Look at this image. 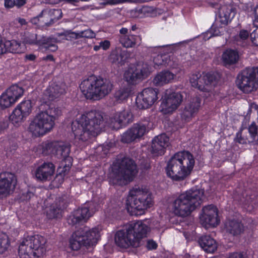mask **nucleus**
<instances>
[{"label":"nucleus","mask_w":258,"mask_h":258,"mask_svg":"<svg viewBox=\"0 0 258 258\" xmlns=\"http://www.w3.org/2000/svg\"><path fill=\"white\" fill-rule=\"evenodd\" d=\"M63 111L62 108L60 107H56L53 104H51L49 106L48 109L46 110L45 111H42L41 113H58L59 112Z\"/></svg>","instance_id":"nucleus-58"},{"label":"nucleus","mask_w":258,"mask_h":258,"mask_svg":"<svg viewBox=\"0 0 258 258\" xmlns=\"http://www.w3.org/2000/svg\"><path fill=\"white\" fill-rule=\"evenodd\" d=\"M120 43L126 48L134 47L141 43V37L139 35H122L119 38Z\"/></svg>","instance_id":"nucleus-30"},{"label":"nucleus","mask_w":258,"mask_h":258,"mask_svg":"<svg viewBox=\"0 0 258 258\" xmlns=\"http://www.w3.org/2000/svg\"><path fill=\"white\" fill-rule=\"evenodd\" d=\"M55 120L49 114H37L30 123L29 131L35 137L43 136L53 128Z\"/></svg>","instance_id":"nucleus-8"},{"label":"nucleus","mask_w":258,"mask_h":258,"mask_svg":"<svg viewBox=\"0 0 258 258\" xmlns=\"http://www.w3.org/2000/svg\"><path fill=\"white\" fill-rule=\"evenodd\" d=\"M203 213L200 216L202 224L205 226L215 227L219 224L218 209L213 205L204 207L202 209Z\"/></svg>","instance_id":"nucleus-15"},{"label":"nucleus","mask_w":258,"mask_h":258,"mask_svg":"<svg viewBox=\"0 0 258 258\" xmlns=\"http://www.w3.org/2000/svg\"><path fill=\"white\" fill-rule=\"evenodd\" d=\"M69 202V200L68 196L67 195H63L56 199L54 204L63 210L67 207Z\"/></svg>","instance_id":"nucleus-52"},{"label":"nucleus","mask_w":258,"mask_h":258,"mask_svg":"<svg viewBox=\"0 0 258 258\" xmlns=\"http://www.w3.org/2000/svg\"><path fill=\"white\" fill-rule=\"evenodd\" d=\"M253 14L254 15V19L253 21V24L255 27H258V4L254 8Z\"/></svg>","instance_id":"nucleus-60"},{"label":"nucleus","mask_w":258,"mask_h":258,"mask_svg":"<svg viewBox=\"0 0 258 258\" xmlns=\"http://www.w3.org/2000/svg\"><path fill=\"white\" fill-rule=\"evenodd\" d=\"M157 98L156 89L152 88H145L137 96L136 105L140 109H146L152 106Z\"/></svg>","instance_id":"nucleus-13"},{"label":"nucleus","mask_w":258,"mask_h":258,"mask_svg":"<svg viewBox=\"0 0 258 258\" xmlns=\"http://www.w3.org/2000/svg\"><path fill=\"white\" fill-rule=\"evenodd\" d=\"M150 73V68L147 63L138 64L137 67H132L125 72V80L130 84H136L146 78Z\"/></svg>","instance_id":"nucleus-10"},{"label":"nucleus","mask_w":258,"mask_h":258,"mask_svg":"<svg viewBox=\"0 0 258 258\" xmlns=\"http://www.w3.org/2000/svg\"><path fill=\"white\" fill-rule=\"evenodd\" d=\"M31 107L30 101H24L18 105L12 113H15L17 110H19L20 113H29L31 111Z\"/></svg>","instance_id":"nucleus-48"},{"label":"nucleus","mask_w":258,"mask_h":258,"mask_svg":"<svg viewBox=\"0 0 258 258\" xmlns=\"http://www.w3.org/2000/svg\"><path fill=\"white\" fill-rule=\"evenodd\" d=\"M10 241L8 235L3 232H0V254L4 253L9 248Z\"/></svg>","instance_id":"nucleus-44"},{"label":"nucleus","mask_w":258,"mask_h":258,"mask_svg":"<svg viewBox=\"0 0 258 258\" xmlns=\"http://www.w3.org/2000/svg\"><path fill=\"white\" fill-rule=\"evenodd\" d=\"M177 153L174 154L171 159L169 160L166 167V174L168 177L174 181L177 180V174L176 169L177 167Z\"/></svg>","instance_id":"nucleus-33"},{"label":"nucleus","mask_w":258,"mask_h":258,"mask_svg":"<svg viewBox=\"0 0 258 258\" xmlns=\"http://www.w3.org/2000/svg\"><path fill=\"white\" fill-rule=\"evenodd\" d=\"M204 191L191 189L178 196V215L186 217L189 216L202 203Z\"/></svg>","instance_id":"nucleus-7"},{"label":"nucleus","mask_w":258,"mask_h":258,"mask_svg":"<svg viewBox=\"0 0 258 258\" xmlns=\"http://www.w3.org/2000/svg\"><path fill=\"white\" fill-rule=\"evenodd\" d=\"M23 51L21 44L18 41L12 40H7L4 42L0 39V54L10 52L13 53H19Z\"/></svg>","instance_id":"nucleus-25"},{"label":"nucleus","mask_w":258,"mask_h":258,"mask_svg":"<svg viewBox=\"0 0 258 258\" xmlns=\"http://www.w3.org/2000/svg\"><path fill=\"white\" fill-rule=\"evenodd\" d=\"M248 130L250 139L252 140L253 143H256V142L258 141V127L256 125L255 122H252L249 125Z\"/></svg>","instance_id":"nucleus-49"},{"label":"nucleus","mask_w":258,"mask_h":258,"mask_svg":"<svg viewBox=\"0 0 258 258\" xmlns=\"http://www.w3.org/2000/svg\"><path fill=\"white\" fill-rule=\"evenodd\" d=\"M235 9L231 6H223L219 10V19L222 25H226L234 17Z\"/></svg>","instance_id":"nucleus-27"},{"label":"nucleus","mask_w":258,"mask_h":258,"mask_svg":"<svg viewBox=\"0 0 258 258\" xmlns=\"http://www.w3.org/2000/svg\"><path fill=\"white\" fill-rule=\"evenodd\" d=\"M144 123H137L125 133L121 137V142L124 143H131L136 139L142 138L153 126V117H145L142 119Z\"/></svg>","instance_id":"nucleus-9"},{"label":"nucleus","mask_w":258,"mask_h":258,"mask_svg":"<svg viewBox=\"0 0 258 258\" xmlns=\"http://www.w3.org/2000/svg\"><path fill=\"white\" fill-rule=\"evenodd\" d=\"M70 153V151L68 153V156L66 157L63 155H58L57 156V158L62 159L61 165L63 167V169L61 172H63L64 174L70 170V168L72 165L73 159L69 156Z\"/></svg>","instance_id":"nucleus-45"},{"label":"nucleus","mask_w":258,"mask_h":258,"mask_svg":"<svg viewBox=\"0 0 258 258\" xmlns=\"http://www.w3.org/2000/svg\"><path fill=\"white\" fill-rule=\"evenodd\" d=\"M100 46L104 50H106L110 47V42L109 40H105L99 43Z\"/></svg>","instance_id":"nucleus-62"},{"label":"nucleus","mask_w":258,"mask_h":258,"mask_svg":"<svg viewBox=\"0 0 258 258\" xmlns=\"http://www.w3.org/2000/svg\"><path fill=\"white\" fill-rule=\"evenodd\" d=\"M238 59V51L232 49H226L222 55V60L225 66L235 64Z\"/></svg>","instance_id":"nucleus-31"},{"label":"nucleus","mask_w":258,"mask_h":258,"mask_svg":"<svg viewBox=\"0 0 258 258\" xmlns=\"http://www.w3.org/2000/svg\"><path fill=\"white\" fill-rule=\"evenodd\" d=\"M81 114L72 122V130L76 139L86 141L100 133V125L104 121L114 130L125 126L133 122L134 114Z\"/></svg>","instance_id":"nucleus-1"},{"label":"nucleus","mask_w":258,"mask_h":258,"mask_svg":"<svg viewBox=\"0 0 258 258\" xmlns=\"http://www.w3.org/2000/svg\"><path fill=\"white\" fill-rule=\"evenodd\" d=\"M63 210L55 204H52L47 211V216L49 219L59 218L62 216Z\"/></svg>","instance_id":"nucleus-40"},{"label":"nucleus","mask_w":258,"mask_h":258,"mask_svg":"<svg viewBox=\"0 0 258 258\" xmlns=\"http://www.w3.org/2000/svg\"><path fill=\"white\" fill-rule=\"evenodd\" d=\"M128 227L129 231H130L131 232L130 233L133 235L134 241L137 242L138 244V247L142 245V239L147 236L150 228L142 221H138L130 224Z\"/></svg>","instance_id":"nucleus-17"},{"label":"nucleus","mask_w":258,"mask_h":258,"mask_svg":"<svg viewBox=\"0 0 258 258\" xmlns=\"http://www.w3.org/2000/svg\"><path fill=\"white\" fill-rule=\"evenodd\" d=\"M34 196V194L32 191L27 190L26 192H23L22 197L25 200H29L32 197Z\"/></svg>","instance_id":"nucleus-63"},{"label":"nucleus","mask_w":258,"mask_h":258,"mask_svg":"<svg viewBox=\"0 0 258 258\" xmlns=\"http://www.w3.org/2000/svg\"><path fill=\"white\" fill-rule=\"evenodd\" d=\"M225 228L226 231L233 235L240 234L244 231V226L239 221L235 220H228L225 222Z\"/></svg>","instance_id":"nucleus-29"},{"label":"nucleus","mask_w":258,"mask_h":258,"mask_svg":"<svg viewBox=\"0 0 258 258\" xmlns=\"http://www.w3.org/2000/svg\"><path fill=\"white\" fill-rule=\"evenodd\" d=\"M15 102V100L10 98V96L6 91L0 96V106L2 109L9 107Z\"/></svg>","instance_id":"nucleus-47"},{"label":"nucleus","mask_w":258,"mask_h":258,"mask_svg":"<svg viewBox=\"0 0 258 258\" xmlns=\"http://www.w3.org/2000/svg\"><path fill=\"white\" fill-rule=\"evenodd\" d=\"M18 253L20 258H38L36 252L28 240L25 238L19 247Z\"/></svg>","instance_id":"nucleus-28"},{"label":"nucleus","mask_w":258,"mask_h":258,"mask_svg":"<svg viewBox=\"0 0 258 258\" xmlns=\"http://www.w3.org/2000/svg\"><path fill=\"white\" fill-rule=\"evenodd\" d=\"M169 57L168 55L164 54L157 55L153 58L155 66L159 67L161 65H171Z\"/></svg>","instance_id":"nucleus-46"},{"label":"nucleus","mask_w":258,"mask_h":258,"mask_svg":"<svg viewBox=\"0 0 258 258\" xmlns=\"http://www.w3.org/2000/svg\"><path fill=\"white\" fill-rule=\"evenodd\" d=\"M249 36L247 30L242 29L239 31V34L235 37V41L238 45L244 47L247 45V40Z\"/></svg>","instance_id":"nucleus-41"},{"label":"nucleus","mask_w":258,"mask_h":258,"mask_svg":"<svg viewBox=\"0 0 258 258\" xmlns=\"http://www.w3.org/2000/svg\"><path fill=\"white\" fill-rule=\"evenodd\" d=\"M28 114H11L9 118L14 124L22 122L27 117Z\"/></svg>","instance_id":"nucleus-50"},{"label":"nucleus","mask_w":258,"mask_h":258,"mask_svg":"<svg viewBox=\"0 0 258 258\" xmlns=\"http://www.w3.org/2000/svg\"><path fill=\"white\" fill-rule=\"evenodd\" d=\"M56 39L52 37L41 36L38 37L37 45L45 46L48 45L50 43L56 42Z\"/></svg>","instance_id":"nucleus-51"},{"label":"nucleus","mask_w":258,"mask_h":258,"mask_svg":"<svg viewBox=\"0 0 258 258\" xmlns=\"http://www.w3.org/2000/svg\"><path fill=\"white\" fill-rule=\"evenodd\" d=\"M210 29L213 37L220 36L222 33V26H217L216 24H213Z\"/></svg>","instance_id":"nucleus-56"},{"label":"nucleus","mask_w":258,"mask_h":258,"mask_svg":"<svg viewBox=\"0 0 258 258\" xmlns=\"http://www.w3.org/2000/svg\"><path fill=\"white\" fill-rule=\"evenodd\" d=\"M201 247L208 253H213L217 248L216 240L209 235L201 236L198 240Z\"/></svg>","instance_id":"nucleus-26"},{"label":"nucleus","mask_w":258,"mask_h":258,"mask_svg":"<svg viewBox=\"0 0 258 258\" xmlns=\"http://www.w3.org/2000/svg\"><path fill=\"white\" fill-rule=\"evenodd\" d=\"M112 87L109 80L95 76L84 80L80 85V88L86 97L93 100H99L108 95Z\"/></svg>","instance_id":"nucleus-2"},{"label":"nucleus","mask_w":258,"mask_h":258,"mask_svg":"<svg viewBox=\"0 0 258 258\" xmlns=\"http://www.w3.org/2000/svg\"><path fill=\"white\" fill-rule=\"evenodd\" d=\"M241 202L244 205H256L258 203V198L256 194L251 190H246L242 194Z\"/></svg>","instance_id":"nucleus-36"},{"label":"nucleus","mask_w":258,"mask_h":258,"mask_svg":"<svg viewBox=\"0 0 258 258\" xmlns=\"http://www.w3.org/2000/svg\"><path fill=\"white\" fill-rule=\"evenodd\" d=\"M55 166L51 162H44L39 166L35 172L37 179L46 181L50 180L54 174Z\"/></svg>","instance_id":"nucleus-20"},{"label":"nucleus","mask_w":258,"mask_h":258,"mask_svg":"<svg viewBox=\"0 0 258 258\" xmlns=\"http://www.w3.org/2000/svg\"><path fill=\"white\" fill-rule=\"evenodd\" d=\"M174 78V74L168 71L158 73L153 80V83L156 86H162L169 83Z\"/></svg>","instance_id":"nucleus-32"},{"label":"nucleus","mask_w":258,"mask_h":258,"mask_svg":"<svg viewBox=\"0 0 258 258\" xmlns=\"http://www.w3.org/2000/svg\"><path fill=\"white\" fill-rule=\"evenodd\" d=\"M178 162L181 164L180 171H178V180H180L190 174L195 162L192 155L185 151L178 152Z\"/></svg>","instance_id":"nucleus-12"},{"label":"nucleus","mask_w":258,"mask_h":258,"mask_svg":"<svg viewBox=\"0 0 258 258\" xmlns=\"http://www.w3.org/2000/svg\"><path fill=\"white\" fill-rule=\"evenodd\" d=\"M158 244L153 239H147L146 241L145 247L149 250L156 249Z\"/></svg>","instance_id":"nucleus-57"},{"label":"nucleus","mask_w":258,"mask_h":258,"mask_svg":"<svg viewBox=\"0 0 258 258\" xmlns=\"http://www.w3.org/2000/svg\"><path fill=\"white\" fill-rule=\"evenodd\" d=\"M70 37L74 39L84 37L87 38H93L95 37V33L91 29H87L79 33L71 32L69 33Z\"/></svg>","instance_id":"nucleus-43"},{"label":"nucleus","mask_w":258,"mask_h":258,"mask_svg":"<svg viewBox=\"0 0 258 258\" xmlns=\"http://www.w3.org/2000/svg\"><path fill=\"white\" fill-rule=\"evenodd\" d=\"M91 216L88 207L84 206L72 212L68 216L67 221L69 225L74 226L81 222H86Z\"/></svg>","instance_id":"nucleus-19"},{"label":"nucleus","mask_w":258,"mask_h":258,"mask_svg":"<svg viewBox=\"0 0 258 258\" xmlns=\"http://www.w3.org/2000/svg\"><path fill=\"white\" fill-rule=\"evenodd\" d=\"M17 178L13 173L5 172L0 173V196L7 197L15 188Z\"/></svg>","instance_id":"nucleus-14"},{"label":"nucleus","mask_w":258,"mask_h":258,"mask_svg":"<svg viewBox=\"0 0 258 258\" xmlns=\"http://www.w3.org/2000/svg\"><path fill=\"white\" fill-rule=\"evenodd\" d=\"M202 37H203V39L205 41H206V40H209V39H210L211 38H212L213 36L212 34L210 29H209L206 32L203 33L202 34Z\"/></svg>","instance_id":"nucleus-64"},{"label":"nucleus","mask_w":258,"mask_h":258,"mask_svg":"<svg viewBox=\"0 0 258 258\" xmlns=\"http://www.w3.org/2000/svg\"><path fill=\"white\" fill-rule=\"evenodd\" d=\"M234 142L242 145L254 143L250 138H249L247 132L243 129H241L236 133Z\"/></svg>","instance_id":"nucleus-37"},{"label":"nucleus","mask_w":258,"mask_h":258,"mask_svg":"<svg viewBox=\"0 0 258 258\" xmlns=\"http://www.w3.org/2000/svg\"><path fill=\"white\" fill-rule=\"evenodd\" d=\"M38 39V37L36 34H32L26 37L24 39V42L27 44L37 45Z\"/></svg>","instance_id":"nucleus-54"},{"label":"nucleus","mask_w":258,"mask_h":258,"mask_svg":"<svg viewBox=\"0 0 258 258\" xmlns=\"http://www.w3.org/2000/svg\"><path fill=\"white\" fill-rule=\"evenodd\" d=\"M6 91L10 96V98L15 100L16 102L19 98L22 96L24 90L22 87L19 86L18 85H13Z\"/></svg>","instance_id":"nucleus-38"},{"label":"nucleus","mask_w":258,"mask_h":258,"mask_svg":"<svg viewBox=\"0 0 258 258\" xmlns=\"http://www.w3.org/2000/svg\"><path fill=\"white\" fill-rule=\"evenodd\" d=\"M252 31L250 34V37L252 43L255 46H258V27Z\"/></svg>","instance_id":"nucleus-59"},{"label":"nucleus","mask_w":258,"mask_h":258,"mask_svg":"<svg viewBox=\"0 0 258 258\" xmlns=\"http://www.w3.org/2000/svg\"><path fill=\"white\" fill-rule=\"evenodd\" d=\"M253 72L251 69L246 68L237 76V86L244 93H250L255 88V80L252 75Z\"/></svg>","instance_id":"nucleus-11"},{"label":"nucleus","mask_w":258,"mask_h":258,"mask_svg":"<svg viewBox=\"0 0 258 258\" xmlns=\"http://www.w3.org/2000/svg\"><path fill=\"white\" fill-rule=\"evenodd\" d=\"M62 16L60 9H52L49 11H42L38 16V18H43L41 21L47 26H49L60 19Z\"/></svg>","instance_id":"nucleus-24"},{"label":"nucleus","mask_w":258,"mask_h":258,"mask_svg":"<svg viewBox=\"0 0 258 258\" xmlns=\"http://www.w3.org/2000/svg\"><path fill=\"white\" fill-rule=\"evenodd\" d=\"M247 113H258V105L255 103L249 104Z\"/></svg>","instance_id":"nucleus-61"},{"label":"nucleus","mask_w":258,"mask_h":258,"mask_svg":"<svg viewBox=\"0 0 258 258\" xmlns=\"http://www.w3.org/2000/svg\"><path fill=\"white\" fill-rule=\"evenodd\" d=\"M169 145V138L165 134H161L152 140V152L156 156L162 155Z\"/></svg>","instance_id":"nucleus-22"},{"label":"nucleus","mask_w":258,"mask_h":258,"mask_svg":"<svg viewBox=\"0 0 258 258\" xmlns=\"http://www.w3.org/2000/svg\"><path fill=\"white\" fill-rule=\"evenodd\" d=\"M153 10L152 7L143 6L142 8L138 7L132 10L131 14L133 17L142 18L144 16H148Z\"/></svg>","instance_id":"nucleus-39"},{"label":"nucleus","mask_w":258,"mask_h":258,"mask_svg":"<svg viewBox=\"0 0 258 258\" xmlns=\"http://www.w3.org/2000/svg\"><path fill=\"white\" fill-rule=\"evenodd\" d=\"M174 99H172V96L168 97L165 101L163 100L161 104L162 109L161 111L163 113H171L175 111L177 108V100L175 96L173 95Z\"/></svg>","instance_id":"nucleus-34"},{"label":"nucleus","mask_w":258,"mask_h":258,"mask_svg":"<svg viewBox=\"0 0 258 258\" xmlns=\"http://www.w3.org/2000/svg\"><path fill=\"white\" fill-rule=\"evenodd\" d=\"M128 95V92L127 90L125 88H121L116 91L114 95L116 99L121 101L126 99Z\"/></svg>","instance_id":"nucleus-53"},{"label":"nucleus","mask_w":258,"mask_h":258,"mask_svg":"<svg viewBox=\"0 0 258 258\" xmlns=\"http://www.w3.org/2000/svg\"><path fill=\"white\" fill-rule=\"evenodd\" d=\"M64 93L63 85L53 83L44 92L43 99L45 101H53L59 98Z\"/></svg>","instance_id":"nucleus-23"},{"label":"nucleus","mask_w":258,"mask_h":258,"mask_svg":"<svg viewBox=\"0 0 258 258\" xmlns=\"http://www.w3.org/2000/svg\"><path fill=\"white\" fill-rule=\"evenodd\" d=\"M129 231L128 225L126 228L123 230H118L115 235V242L116 244L122 248H128L132 246L134 247H138V244L136 241H134L133 235Z\"/></svg>","instance_id":"nucleus-16"},{"label":"nucleus","mask_w":258,"mask_h":258,"mask_svg":"<svg viewBox=\"0 0 258 258\" xmlns=\"http://www.w3.org/2000/svg\"><path fill=\"white\" fill-rule=\"evenodd\" d=\"M201 99L200 97H196L192 99L189 104L185 107V110L188 113H196L201 106Z\"/></svg>","instance_id":"nucleus-42"},{"label":"nucleus","mask_w":258,"mask_h":258,"mask_svg":"<svg viewBox=\"0 0 258 258\" xmlns=\"http://www.w3.org/2000/svg\"><path fill=\"white\" fill-rule=\"evenodd\" d=\"M138 173L135 162L130 158L118 160L113 165L110 177V182L113 185H124L132 181Z\"/></svg>","instance_id":"nucleus-3"},{"label":"nucleus","mask_w":258,"mask_h":258,"mask_svg":"<svg viewBox=\"0 0 258 258\" xmlns=\"http://www.w3.org/2000/svg\"><path fill=\"white\" fill-rule=\"evenodd\" d=\"M177 199L173 200L169 202L167 209L169 213H171L175 215H177V208L176 207V202Z\"/></svg>","instance_id":"nucleus-55"},{"label":"nucleus","mask_w":258,"mask_h":258,"mask_svg":"<svg viewBox=\"0 0 258 258\" xmlns=\"http://www.w3.org/2000/svg\"><path fill=\"white\" fill-rule=\"evenodd\" d=\"M221 76L216 72H203L196 71L189 77V82L192 87L198 90L209 93V96L214 94L215 88L217 86Z\"/></svg>","instance_id":"nucleus-6"},{"label":"nucleus","mask_w":258,"mask_h":258,"mask_svg":"<svg viewBox=\"0 0 258 258\" xmlns=\"http://www.w3.org/2000/svg\"><path fill=\"white\" fill-rule=\"evenodd\" d=\"M28 243L37 253V257L41 256L46 251V239L40 235H29L25 237Z\"/></svg>","instance_id":"nucleus-21"},{"label":"nucleus","mask_w":258,"mask_h":258,"mask_svg":"<svg viewBox=\"0 0 258 258\" xmlns=\"http://www.w3.org/2000/svg\"><path fill=\"white\" fill-rule=\"evenodd\" d=\"M153 205L152 194L146 188H134L126 200V209L132 215H140Z\"/></svg>","instance_id":"nucleus-4"},{"label":"nucleus","mask_w":258,"mask_h":258,"mask_svg":"<svg viewBox=\"0 0 258 258\" xmlns=\"http://www.w3.org/2000/svg\"><path fill=\"white\" fill-rule=\"evenodd\" d=\"M126 58V52L120 48L112 50L109 56L110 60L114 63H121Z\"/></svg>","instance_id":"nucleus-35"},{"label":"nucleus","mask_w":258,"mask_h":258,"mask_svg":"<svg viewBox=\"0 0 258 258\" xmlns=\"http://www.w3.org/2000/svg\"><path fill=\"white\" fill-rule=\"evenodd\" d=\"M100 237L98 227L90 229L84 226L74 231L69 240L70 247L73 250H78L82 247L88 248L95 245Z\"/></svg>","instance_id":"nucleus-5"},{"label":"nucleus","mask_w":258,"mask_h":258,"mask_svg":"<svg viewBox=\"0 0 258 258\" xmlns=\"http://www.w3.org/2000/svg\"><path fill=\"white\" fill-rule=\"evenodd\" d=\"M70 151V147L63 143H46L42 146V153L45 155L52 154L58 155L67 156Z\"/></svg>","instance_id":"nucleus-18"}]
</instances>
